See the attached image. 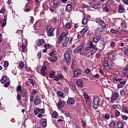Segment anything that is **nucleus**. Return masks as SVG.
Wrapping results in <instances>:
<instances>
[{
	"label": "nucleus",
	"instance_id": "obj_1",
	"mask_svg": "<svg viewBox=\"0 0 128 128\" xmlns=\"http://www.w3.org/2000/svg\"><path fill=\"white\" fill-rule=\"evenodd\" d=\"M17 34H18V37L20 38V41L18 42V47L19 48V50L20 52H25L28 51V48H26V46L28 44V41L25 39L22 38V32L20 30H17Z\"/></svg>",
	"mask_w": 128,
	"mask_h": 128
},
{
	"label": "nucleus",
	"instance_id": "obj_2",
	"mask_svg": "<svg viewBox=\"0 0 128 128\" xmlns=\"http://www.w3.org/2000/svg\"><path fill=\"white\" fill-rule=\"evenodd\" d=\"M74 52L76 54L79 52L81 56H84L86 50L84 49V44H81L74 50Z\"/></svg>",
	"mask_w": 128,
	"mask_h": 128
},
{
	"label": "nucleus",
	"instance_id": "obj_3",
	"mask_svg": "<svg viewBox=\"0 0 128 128\" xmlns=\"http://www.w3.org/2000/svg\"><path fill=\"white\" fill-rule=\"evenodd\" d=\"M100 102V98L96 97L92 102V106L94 110H98V102Z\"/></svg>",
	"mask_w": 128,
	"mask_h": 128
},
{
	"label": "nucleus",
	"instance_id": "obj_4",
	"mask_svg": "<svg viewBox=\"0 0 128 128\" xmlns=\"http://www.w3.org/2000/svg\"><path fill=\"white\" fill-rule=\"evenodd\" d=\"M64 58L67 64H70L72 60H70V55L68 51L64 53Z\"/></svg>",
	"mask_w": 128,
	"mask_h": 128
},
{
	"label": "nucleus",
	"instance_id": "obj_5",
	"mask_svg": "<svg viewBox=\"0 0 128 128\" xmlns=\"http://www.w3.org/2000/svg\"><path fill=\"white\" fill-rule=\"evenodd\" d=\"M46 30L48 36H54V28H46Z\"/></svg>",
	"mask_w": 128,
	"mask_h": 128
},
{
	"label": "nucleus",
	"instance_id": "obj_6",
	"mask_svg": "<svg viewBox=\"0 0 128 128\" xmlns=\"http://www.w3.org/2000/svg\"><path fill=\"white\" fill-rule=\"evenodd\" d=\"M66 103L68 106H74L76 104V99L74 98H69L67 100Z\"/></svg>",
	"mask_w": 128,
	"mask_h": 128
},
{
	"label": "nucleus",
	"instance_id": "obj_7",
	"mask_svg": "<svg viewBox=\"0 0 128 128\" xmlns=\"http://www.w3.org/2000/svg\"><path fill=\"white\" fill-rule=\"evenodd\" d=\"M8 18V15L6 14L4 16V18L0 20V24H2V28H4L6 26V20Z\"/></svg>",
	"mask_w": 128,
	"mask_h": 128
},
{
	"label": "nucleus",
	"instance_id": "obj_8",
	"mask_svg": "<svg viewBox=\"0 0 128 128\" xmlns=\"http://www.w3.org/2000/svg\"><path fill=\"white\" fill-rule=\"evenodd\" d=\"M82 73V70L80 69L76 68L74 70V78H78V76H80Z\"/></svg>",
	"mask_w": 128,
	"mask_h": 128
},
{
	"label": "nucleus",
	"instance_id": "obj_9",
	"mask_svg": "<svg viewBox=\"0 0 128 128\" xmlns=\"http://www.w3.org/2000/svg\"><path fill=\"white\" fill-rule=\"evenodd\" d=\"M103 66L105 70H110V66L108 65V60H105L103 64Z\"/></svg>",
	"mask_w": 128,
	"mask_h": 128
},
{
	"label": "nucleus",
	"instance_id": "obj_10",
	"mask_svg": "<svg viewBox=\"0 0 128 128\" xmlns=\"http://www.w3.org/2000/svg\"><path fill=\"white\" fill-rule=\"evenodd\" d=\"M36 46H42V44H44V40L42 39H39L36 41Z\"/></svg>",
	"mask_w": 128,
	"mask_h": 128
},
{
	"label": "nucleus",
	"instance_id": "obj_11",
	"mask_svg": "<svg viewBox=\"0 0 128 128\" xmlns=\"http://www.w3.org/2000/svg\"><path fill=\"white\" fill-rule=\"evenodd\" d=\"M40 97L37 96L34 101V104L35 106H38V104H40Z\"/></svg>",
	"mask_w": 128,
	"mask_h": 128
},
{
	"label": "nucleus",
	"instance_id": "obj_12",
	"mask_svg": "<svg viewBox=\"0 0 128 128\" xmlns=\"http://www.w3.org/2000/svg\"><path fill=\"white\" fill-rule=\"evenodd\" d=\"M118 92L112 93V96L111 98V100H118Z\"/></svg>",
	"mask_w": 128,
	"mask_h": 128
},
{
	"label": "nucleus",
	"instance_id": "obj_13",
	"mask_svg": "<svg viewBox=\"0 0 128 128\" xmlns=\"http://www.w3.org/2000/svg\"><path fill=\"white\" fill-rule=\"evenodd\" d=\"M46 66H42L40 70V74H42V76H46Z\"/></svg>",
	"mask_w": 128,
	"mask_h": 128
},
{
	"label": "nucleus",
	"instance_id": "obj_14",
	"mask_svg": "<svg viewBox=\"0 0 128 128\" xmlns=\"http://www.w3.org/2000/svg\"><path fill=\"white\" fill-rule=\"evenodd\" d=\"M66 102L64 100L59 101L58 102V108H64V106Z\"/></svg>",
	"mask_w": 128,
	"mask_h": 128
},
{
	"label": "nucleus",
	"instance_id": "obj_15",
	"mask_svg": "<svg viewBox=\"0 0 128 128\" xmlns=\"http://www.w3.org/2000/svg\"><path fill=\"white\" fill-rule=\"evenodd\" d=\"M48 60L50 62H56L58 60V57L56 56H51V57L48 58Z\"/></svg>",
	"mask_w": 128,
	"mask_h": 128
},
{
	"label": "nucleus",
	"instance_id": "obj_16",
	"mask_svg": "<svg viewBox=\"0 0 128 128\" xmlns=\"http://www.w3.org/2000/svg\"><path fill=\"white\" fill-rule=\"evenodd\" d=\"M106 23H104V20H100L99 22V28H106Z\"/></svg>",
	"mask_w": 128,
	"mask_h": 128
},
{
	"label": "nucleus",
	"instance_id": "obj_17",
	"mask_svg": "<svg viewBox=\"0 0 128 128\" xmlns=\"http://www.w3.org/2000/svg\"><path fill=\"white\" fill-rule=\"evenodd\" d=\"M116 124V121L112 120L109 124V126L110 128H114Z\"/></svg>",
	"mask_w": 128,
	"mask_h": 128
},
{
	"label": "nucleus",
	"instance_id": "obj_18",
	"mask_svg": "<svg viewBox=\"0 0 128 128\" xmlns=\"http://www.w3.org/2000/svg\"><path fill=\"white\" fill-rule=\"evenodd\" d=\"M100 40V35H96L93 38V42H98Z\"/></svg>",
	"mask_w": 128,
	"mask_h": 128
},
{
	"label": "nucleus",
	"instance_id": "obj_19",
	"mask_svg": "<svg viewBox=\"0 0 128 128\" xmlns=\"http://www.w3.org/2000/svg\"><path fill=\"white\" fill-rule=\"evenodd\" d=\"M118 12L120 14H122V12H124V8L122 5H120L118 6Z\"/></svg>",
	"mask_w": 128,
	"mask_h": 128
},
{
	"label": "nucleus",
	"instance_id": "obj_20",
	"mask_svg": "<svg viewBox=\"0 0 128 128\" xmlns=\"http://www.w3.org/2000/svg\"><path fill=\"white\" fill-rule=\"evenodd\" d=\"M20 94L22 98H26L28 96V92L26 90H24L20 92Z\"/></svg>",
	"mask_w": 128,
	"mask_h": 128
},
{
	"label": "nucleus",
	"instance_id": "obj_21",
	"mask_svg": "<svg viewBox=\"0 0 128 128\" xmlns=\"http://www.w3.org/2000/svg\"><path fill=\"white\" fill-rule=\"evenodd\" d=\"M76 84L78 86L82 88V86H84V84H82V80H78L76 81Z\"/></svg>",
	"mask_w": 128,
	"mask_h": 128
},
{
	"label": "nucleus",
	"instance_id": "obj_22",
	"mask_svg": "<svg viewBox=\"0 0 128 128\" xmlns=\"http://www.w3.org/2000/svg\"><path fill=\"white\" fill-rule=\"evenodd\" d=\"M8 80V77L6 76H2L0 80V82L2 84H4Z\"/></svg>",
	"mask_w": 128,
	"mask_h": 128
},
{
	"label": "nucleus",
	"instance_id": "obj_23",
	"mask_svg": "<svg viewBox=\"0 0 128 128\" xmlns=\"http://www.w3.org/2000/svg\"><path fill=\"white\" fill-rule=\"evenodd\" d=\"M116 52L112 53L110 54V59L111 60H114L116 58Z\"/></svg>",
	"mask_w": 128,
	"mask_h": 128
},
{
	"label": "nucleus",
	"instance_id": "obj_24",
	"mask_svg": "<svg viewBox=\"0 0 128 128\" xmlns=\"http://www.w3.org/2000/svg\"><path fill=\"white\" fill-rule=\"evenodd\" d=\"M88 28H84L83 30H82L80 31V34H82V36H84L86 32H88Z\"/></svg>",
	"mask_w": 128,
	"mask_h": 128
},
{
	"label": "nucleus",
	"instance_id": "obj_25",
	"mask_svg": "<svg viewBox=\"0 0 128 128\" xmlns=\"http://www.w3.org/2000/svg\"><path fill=\"white\" fill-rule=\"evenodd\" d=\"M72 6L66 5V11H67L68 12H72Z\"/></svg>",
	"mask_w": 128,
	"mask_h": 128
},
{
	"label": "nucleus",
	"instance_id": "obj_26",
	"mask_svg": "<svg viewBox=\"0 0 128 128\" xmlns=\"http://www.w3.org/2000/svg\"><path fill=\"white\" fill-rule=\"evenodd\" d=\"M106 41L104 40V38H101V44L102 46V48H104V46H106Z\"/></svg>",
	"mask_w": 128,
	"mask_h": 128
},
{
	"label": "nucleus",
	"instance_id": "obj_27",
	"mask_svg": "<svg viewBox=\"0 0 128 128\" xmlns=\"http://www.w3.org/2000/svg\"><path fill=\"white\" fill-rule=\"evenodd\" d=\"M41 124L42 126H44V128H46V120L44 119L42 120Z\"/></svg>",
	"mask_w": 128,
	"mask_h": 128
},
{
	"label": "nucleus",
	"instance_id": "obj_28",
	"mask_svg": "<svg viewBox=\"0 0 128 128\" xmlns=\"http://www.w3.org/2000/svg\"><path fill=\"white\" fill-rule=\"evenodd\" d=\"M57 95L58 96H60V98H64V92L62 91H58L57 92Z\"/></svg>",
	"mask_w": 128,
	"mask_h": 128
},
{
	"label": "nucleus",
	"instance_id": "obj_29",
	"mask_svg": "<svg viewBox=\"0 0 128 128\" xmlns=\"http://www.w3.org/2000/svg\"><path fill=\"white\" fill-rule=\"evenodd\" d=\"M55 74H56V72L53 70L51 71L49 74L50 78H52L54 76Z\"/></svg>",
	"mask_w": 128,
	"mask_h": 128
},
{
	"label": "nucleus",
	"instance_id": "obj_30",
	"mask_svg": "<svg viewBox=\"0 0 128 128\" xmlns=\"http://www.w3.org/2000/svg\"><path fill=\"white\" fill-rule=\"evenodd\" d=\"M61 38H66V36H68V33L66 32H62L60 36Z\"/></svg>",
	"mask_w": 128,
	"mask_h": 128
},
{
	"label": "nucleus",
	"instance_id": "obj_31",
	"mask_svg": "<svg viewBox=\"0 0 128 128\" xmlns=\"http://www.w3.org/2000/svg\"><path fill=\"white\" fill-rule=\"evenodd\" d=\"M28 80L29 81L30 84H32V86H34L35 81L34 79L31 78H28Z\"/></svg>",
	"mask_w": 128,
	"mask_h": 128
},
{
	"label": "nucleus",
	"instance_id": "obj_32",
	"mask_svg": "<svg viewBox=\"0 0 128 128\" xmlns=\"http://www.w3.org/2000/svg\"><path fill=\"white\" fill-rule=\"evenodd\" d=\"M122 112H125V114H128V106L122 107Z\"/></svg>",
	"mask_w": 128,
	"mask_h": 128
},
{
	"label": "nucleus",
	"instance_id": "obj_33",
	"mask_svg": "<svg viewBox=\"0 0 128 128\" xmlns=\"http://www.w3.org/2000/svg\"><path fill=\"white\" fill-rule=\"evenodd\" d=\"M88 45L92 48H96V45L94 44V43H92V41H89Z\"/></svg>",
	"mask_w": 128,
	"mask_h": 128
},
{
	"label": "nucleus",
	"instance_id": "obj_34",
	"mask_svg": "<svg viewBox=\"0 0 128 128\" xmlns=\"http://www.w3.org/2000/svg\"><path fill=\"white\" fill-rule=\"evenodd\" d=\"M117 126L118 128H122L124 126V124L120 122L117 123Z\"/></svg>",
	"mask_w": 128,
	"mask_h": 128
},
{
	"label": "nucleus",
	"instance_id": "obj_35",
	"mask_svg": "<svg viewBox=\"0 0 128 128\" xmlns=\"http://www.w3.org/2000/svg\"><path fill=\"white\" fill-rule=\"evenodd\" d=\"M24 62H21L18 63V68L20 69L24 68Z\"/></svg>",
	"mask_w": 128,
	"mask_h": 128
},
{
	"label": "nucleus",
	"instance_id": "obj_36",
	"mask_svg": "<svg viewBox=\"0 0 128 128\" xmlns=\"http://www.w3.org/2000/svg\"><path fill=\"white\" fill-rule=\"evenodd\" d=\"M84 98L86 102H90V96L86 94H84Z\"/></svg>",
	"mask_w": 128,
	"mask_h": 128
},
{
	"label": "nucleus",
	"instance_id": "obj_37",
	"mask_svg": "<svg viewBox=\"0 0 128 128\" xmlns=\"http://www.w3.org/2000/svg\"><path fill=\"white\" fill-rule=\"evenodd\" d=\"M96 50H98V48H93L91 51V54H94L95 52H96Z\"/></svg>",
	"mask_w": 128,
	"mask_h": 128
},
{
	"label": "nucleus",
	"instance_id": "obj_38",
	"mask_svg": "<svg viewBox=\"0 0 128 128\" xmlns=\"http://www.w3.org/2000/svg\"><path fill=\"white\" fill-rule=\"evenodd\" d=\"M66 28L70 30L72 28V25H70V22H68L66 24Z\"/></svg>",
	"mask_w": 128,
	"mask_h": 128
},
{
	"label": "nucleus",
	"instance_id": "obj_39",
	"mask_svg": "<svg viewBox=\"0 0 128 128\" xmlns=\"http://www.w3.org/2000/svg\"><path fill=\"white\" fill-rule=\"evenodd\" d=\"M92 8L95 9L98 8H100V5L98 4H95L92 6Z\"/></svg>",
	"mask_w": 128,
	"mask_h": 128
},
{
	"label": "nucleus",
	"instance_id": "obj_40",
	"mask_svg": "<svg viewBox=\"0 0 128 128\" xmlns=\"http://www.w3.org/2000/svg\"><path fill=\"white\" fill-rule=\"evenodd\" d=\"M87 23H88V18H83L82 20V24H86Z\"/></svg>",
	"mask_w": 128,
	"mask_h": 128
},
{
	"label": "nucleus",
	"instance_id": "obj_41",
	"mask_svg": "<svg viewBox=\"0 0 128 128\" xmlns=\"http://www.w3.org/2000/svg\"><path fill=\"white\" fill-rule=\"evenodd\" d=\"M120 112L118 111V110H116L115 111V116L116 118H118L120 116Z\"/></svg>",
	"mask_w": 128,
	"mask_h": 128
},
{
	"label": "nucleus",
	"instance_id": "obj_42",
	"mask_svg": "<svg viewBox=\"0 0 128 128\" xmlns=\"http://www.w3.org/2000/svg\"><path fill=\"white\" fill-rule=\"evenodd\" d=\"M44 48H46V50H48V48H52V45L50 44H45L44 45Z\"/></svg>",
	"mask_w": 128,
	"mask_h": 128
},
{
	"label": "nucleus",
	"instance_id": "obj_43",
	"mask_svg": "<svg viewBox=\"0 0 128 128\" xmlns=\"http://www.w3.org/2000/svg\"><path fill=\"white\" fill-rule=\"evenodd\" d=\"M62 68H64V72H68V67L66 65H63Z\"/></svg>",
	"mask_w": 128,
	"mask_h": 128
},
{
	"label": "nucleus",
	"instance_id": "obj_44",
	"mask_svg": "<svg viewBox=\"0 0 128 128\" xmlns=\"http://www.w3.org/2000/svg\"><path fill=\"white\" fill-rule=\"evenodd\" d=\"M103 10L104 12H108L110 10V6H105V7L103 8Z\"/></svg>",
	"mask_w": 128,
	"mask_h": 128
},
{
	"label": "nucleus",
	"instance_id": "obj_45",
	"mask_svg": "<svg viewBox=\"0 0 128 128\" xmlns=\"http://www.w3.org/2000/svg\"><path fill=\"white\" fill-rule=\"evenodd\" d=\"M34 112L35 114H38V112H40V108H36L35 109H34Z\"/></svg>",
	"mask_w": 128,
	"mask_h": 128
},
{
	"label": "nucleus",
	"instance_id": "obj_46",
	"mask_svg": "<svg viewBox=\"0 0 128 128\" xmlns=\"http://www.w3.org/2000/svg\"><path fill=\"white\" fill-rule=\"evenodd\" d=\"M58 78H59V80H62V78H64V76H62V74H58Z\"/></svg>",
	"mask_w": 128,
	"mask_h": 128
},
{
	"label": "nucleus",
	"instance_id": "obj_47",
	"mask_svg": "<svg viewBox=\"0 0 128 128\" xmlns=\"http://www.w3.org/2000/svg\"><path fill=\"white\" fill-rule=\"evenodd\" d=\"M121 26L122 28H126V22H122L121 24Z\"/></svg>",
	"mask_w": 128,
	"mask_h": 128
},
{
	"label": "nucleus",
	"instance_id": "obj_48",
	"mask_svg": "<svg viewBox=\"0 0 128 128\" xmlns=\"http://www.w3.org/2000/svg\"><path fill=\"white\" fill-rule=\"evenodd\" d=\"M52 116L54 118H56L58 117V112H54L52 113Z\"/></svg>",
	"mask_w": 128,
	"mask_h": 128
},
{
	"label": "nucleus",
	"instance_id": "obj_49",
	"mask_svg": "<svg viewBox=\"0 0 128 128\" xmlns=\"http://www.w3.org/2000/svg\"><path fill=\"white\" fill-rule=\"evenodd\" d=\"M82 126H83V128H86V123L84 121L82 122Z\"/></svg>",
	"mask_w": 128,
	"mask_h": 128
},
{
	"label": "nucleus",
	"instance_id": "obj_50",
	"mask_svg": "<svg viewBox=\"0 0 128 128\" xmlns=\"http://www.w3.org/2000/svg\"><path fill=\"white\" fill-rule=\"evenodd\" d=\"M92 76H93V78H100V74H92Z\"/></svg>",
	"mask_w": 128,
	"mask_h": 128
},
{
	"label": "nucleus",
	"instance_id": "obj_51",
	"mask_svg": "<svg viewBox=\"0 0 128 128\" xmlns=\"http://www.w3.org/2000/svg\"><path fill=\"white\" fill-rule=\"evenodd\" d=\"M16 90L17 92H22V86H17V88H16Z\"/></svg>",
	"mask_w": 128,
	"mask_h": 128
},
{
	"label": "nucleus",
	"instance_id": "obj_52",
	"mask_svg": "<svg viewBox=\"0 0 128 128\" xmlns=\"http://www.w3.org/2000/svg\"><path fill=\"white\" fill-rule=\"evenodd\" d=\"M64 90L66 94L68 93V92H69L68 88V87H64Z\"/></svg>",
	"mask_w": 128,
	"mask_h": 128
},
{
	"label": "nucleus",
	"instance_id": "obj_53",
	"mask_svg": "<svg viewBox=\"0 0 128 128\" xmlns=\"http://www.w3.org/2000/svg\"><path fill=\"white\" fill-rule=\"evenodd\" d=\"M92 47H90V46H86V48H84L85 50V52H88V50H92Z\"/></svg>",
	"mask_w": 128,
	"mask_h": 128
},
{
	"label": "nucleus",
	"instance_id": "obj_54",
	"mask_svg": "<svg viewBox=\"0 0 128 128\" xmlns=\"http://www.w3.org/2000/svg\"><path fill=\"white\" fill-rule=\"evenodd\" d=\"M62 40H64V38H62L60 36H59L58 37V42H62Z\"/></svg>",
	"mask_w": 128,
	"mask_h": 128
},
{
	"label": "nucleus",
	"instance_id": "obj_55",
	"mask_svg": "<svg viewBox=\"0 0 128 128\" xmlns=\"http://www.w3.org/2000/svg\"><path fill=\"white\" fill-rule=\"evenodd\" d=\"M110 32H111V34H117L118 33V30H114V29H112L110 30Z\"/></svg>",
	"mask_w": 128,
	"mask_h": 128
},
{
	"label": "nucleus",
	"instance_id": "obj_56",
	"mask_svg": "<svg viewBox=\"0 0 128 128\" xmlns=\"http://www.w3.org/2000/svg\"><path fill=\"white\" fill-rule=\"evenodd\" d=\"M104 28H101V27H98V32H104Z\"/></svg>",
	"mask_w": 128,
	"mask_h": 128
},
{
	"label": "nucleus",
	"instance_id": "obj_57",
	"mask_svg": "<svg viewBox=\"0 0 128 128\" xmlns=\"http://www.w3.org/2000/svg\"><path fill=\"white\" fill-rule=\"evenodd\" d=\"M116 45V42H110V46H112V48H114V46Z\"/></svg>",
	"mask_w": 128,
	"mask_h": 128
},
{
	"label": "nucleus",
	"instance_id": "obj_58",
	"mask_svg": "<svg viewBox=\"0 0 128 128\" xmlns=\"http://www.w3.org/2000/svg\"><path fill=\"white\" fill-rule=\"evenodd\" d=\"M112 108L113 110H116L117 108H118V106L117 104H114L112 106Z\"/></svg>",
	"mask_w": 128,
	"mask_h": 128
},
{
	"label": "nucleus",
	"instance_id": "obj_59",
	"mask_svg": "<svg viewBox=\"0 0 128 128\" xmlns=\"http://www.w3.org/2000/svg\"><path fill=\"white\" fill-rule=\"evenodd\" d=\"M120 94L122 96H124V94H126V92H124V90H122L120 91Z\"/></svg>",
	"mask_w": 128,
	"mask_h": 128
},
{
	"label": "nucleus",
	"instance_id": "obj_60",
	"mask_svg": "<svg viewBox=\"0 0 128 128\" xmlns=\"http://www.w3.org/2000/svg\"><path fill=\"white\" fill-rule=\"evenodd\" d=\"M64 116H66V118H70V114L69 112L65 113Z\"/></svg>",
	"mask_w": 128,
	"mask_h": 128
},
{
	"label": "nucleus",
	"instance_id": "obj_61",
	"mask_svg": "<svg viewBox=\"0 0 128 128\" xmlns=\"http://www.w3.org/2000/svg\"><path fill=\"white\" fill-rule=\"evenodd\" d=\"M9 63L8 61H5L4 62V66L6 68H8V66Z\"/></svg>",
	"mask_w": 128,
	"mask_h": 128
},
{
	"label": "nucleus",
	"instance_id": "obj_62",
	"mask_svg": "<svg viewBox=\"0 0 128 128\" xmlns=\"http://www.w3.org/2000/svg\"><path fill=\"white\" fill-rule=\"evenodd\" d=\"M122 120H126L128 118V116H126V115H123L122 116Z\"/></svg>",
	"mask_w": 128,
	"mask_h": 128
},
{
	"label": "nucleus",
	"instance_id": "obj_63",
	"mask_svg": "<svg viewBox=\"0 0 128 128\" xmlns=\"http://www.w3.org/2000/svg\"><path fill=\"white\" fill-rule=\"evenodd\" d=\"M38 92V91L34 89H33L32 90V94H36V93Z\"/></svg>",
	"mask_w": 128,
	"mask_h": 128
},
{
	"label": "nucleus",
	"instance_id": "obj_64",
	"mask_svg": "<svg viewBox=\"0 0 128 128\" xmlns=\"http://www.w3.org/2000/svg\"><path fill=\"white\" fill-rule=\"evenodd\" d=\"M39 112L40 114H44V109L39 108Z\"/></svg>",
	"mask_w": 128,
	"mask_h": 128
}]
</instances>
